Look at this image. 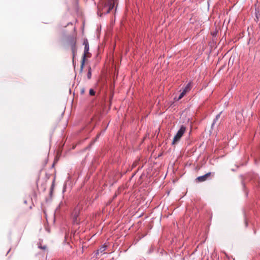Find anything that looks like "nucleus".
I'll use <instances>...</instances> for the list:
<instances>
[{
	"label": "nucleus",
	"instance_id": "nucleus-11",
	"mask_svg": "<svg viewBox=\"0 0 260 260\" xmlns=\"http://www.w3.org/2000/svg\"><path fill=\"white\" fill-rule=\"evenodd\" d=\"M89 94L90 95H95V91L92 89H90L89 90Z\"/></svg>",
	"mask_w": 260,
	"mask_h": 260
},
{
	"label": "nucleus",
	"instance_id": "nucleus-12",
	"mask_svg": "<svg viewBox=\"0 0 260 260\" xmlns=\"http://www.w3.org/2000/svg\"><path fill=\"white\" fill-rule=\"evenodd\" d=\"M85 92V89L84 88H82L81 90V94H84Z\"/></svg>",
	"mask_w": 260,
	"mask_h": 260
},
{
	"label": "nucleus",
	"instance_id": "nucleus-6",
	"mask_svg": "<svg viewBox=\"0 0 260 260\" xmlns=\"http://www.w3.org/2000/svg\"><path fill=\"white\" fill-rule=\"evenodd\" d=\"M71 49L73 52V58H74L75 56V53L76 51V41L74 39H72L71 41Z\"/></svg>",
	"mask_w": 260,
	"mask_h": 260
},
{
	"label": "nucleus",
	"instance_id": "nucleus-13",
	"mask_svg": "<svg viewBox=\"0 0 260 260\" xmlns=\"http://www.w3.org/2000/svg\"><path fill=\"white\" fill-rule=\"evenodd\" d=\"M40 247V248L43 249H46V246H43V247L41 246Z\"/></svg>",
	"mask_w": 260,
	"mask_h": 260
},
{
	"label": "nucleus",
	"instance_id": "nucleus-14",
	"mask_svg": "<svg viewBox=\"0 0 260 260\" xmlns=\"http://www.w3.org/2000/svg\"><path fill=\"white\" fill-rule=\"evenodd\" d=\"M219 117V115H217L216 117V120H217Z\"/></svg>",
	"mask_w": 260,
	"mask_h": 260
},
{
	"label": "nucleus",
	"instance_id": "nucleus-1",
	"mask_svg": "<svg viewBox=\"0 0 260 260\" xmlns=\"http://www.w3.org/2000/svg\"><path fill=\"white\" fill-rule=\"evenodd\" d=\"M115 5V0H107L104 4L101 3L98 5L99 11H102L103 13H109L113 9Z\"/></svg>",
	"mask_w": 260,
	"mask_h": 260
},
{
	"label": "nucleus",
	"instance_id": "nucleus-10",
	"mask_svg": "<svg viewBox=\"0 0 260 260\" xmlns=\"http://www.w3.org/2000/svg\"><path fill=\"white\" fill-rule=\"evenodd\" d=\"M91 68H89V69L88 70V73H87V78L88 79H90L91 78Z\"/></svg>",
	"mask_w": 260,
	"mask_h": 260
},
{
	"label": "nucleus",
	"instance_id": "nucleus-9",
	"mask_svg": "<svg viewBox=\"0 0 260 260\" xmlns=\"http://www.w3.org/2000/svg\"><path fill=\"white\" fill-rule=\"evenodd\" d=\"M185 94L186 93L182 91V92L180 93V95L177 99V101L181 100Z\"/></svg>",
	"mask_w": 260,
	"mask_h": 260
},
{
	"label": "nucleus",
	"instance_id": "nucleus-7",
	"mask_svg": "<svg viewBox=\"0 0 260 260\" xmlns=\"http://www.w3.org/2000/svg\"><path fill=\"white\" fill-rule=\"evenodd\" d=\"M192 86L191 82H189L184 88L183 91L185 93L188 92L191 89Z\"/></svg>",
	"mask_w": 260,
	"mask_h": 260
},
{
	"label": "nucleus",
	"instance_id": "nucleus-4",
	"mask_svg": "<svg viewBox=\"0 0 260 260\" xmlns=\"http://www.w3.org/2000/svg\"><path fill=\"white\" fill-rule=\"evenodd\" d=\"M83 44L85 46L84 52V54L83 55V57H82V58L81 60V67H80L81 71L83 70V69L84 66L85 58H86V56L87 55V54H88V53H89L88 51L89 50V47L88 41L87 40L84 41Z\"/></svg>",
	"mask_w": 260,
	"mask_h": 260
},
{
	"label": "nucleus",
	"instance_id": "nucleus-3",
	"mask_svg": "<svg viewBox=\"0 0 260 260\" xmlns=\"http://www.w3.org/2000/svg\"><path fill=\"white\" fill-rule=\"evenodd\" d=\"M185 131L186 127L182 125L180 129L178 130V131L177 132L176 135L174 136V138L172 142L173 145L175 144L180 140V139L182 137Z\"/></svg>",
	"mask_w": 260,
	"mask_h": 260
},
{
	"label": "nucleus",
	"instance_id": "nucleus-2",
	"mask_svg": "<svg viewBox=\"0 0 260 260\" xmlns=\"http://www.w3.org/2000/svg\"><path fill=\"white\" fill-rule=\"evenodd\" d=\"M83 203H79L74 209V211L72 213V217L73 218V222L74 223L78 224V220L77 218L79 215L80 210L82 209Z\"/></svg>",
	"mask_w": 260,
	"mask_h": 260
},
{
	"label": "nucleus",
	"instance_id": "nucleus-5",
	"mask_svg": "<svg viewBox=\"0 0 260 260\" xmlns=\"http://www.w3.org/2000/svg\"><path fill=\"white\" fill-rule=\"evenodd\" d=\"M211 174V172H209L203 176H199L196 178V180L198 182H204L208 179Z\"/></svg>",
	"mask_w": 260,
	"mask_h": 260
},
{
	"label": "nucleus",
	"instance_id": "nucleus-8",
	"mask_svg": "<svg viewBox=\"0 0 260 260\" xmlns=\"http://www.w3.org/2000/svg\"><path fill=\"white\" fill-rule=\"evenodd\" d=\"M107 247V245H106L105 244L103 246H102L100 249H99L97 250L96 253L97 254H99L100 253H104V251H105Z\"/></svg>",
	"mask_w": 260,
	"mask_h": 260
}]
</instances>
